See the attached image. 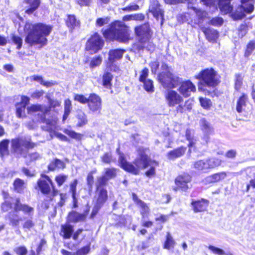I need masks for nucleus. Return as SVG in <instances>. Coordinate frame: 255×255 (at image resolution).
Here are the masks:
<instances>
[{"mask_svg": "<svg viewBox=\"0 0 255 255\" xmlns=\"http://www.w3.org/2000/svg\"><path fill=\"white\" fill-rule=\"evenodd\" d=\"M119 162L123 169L135 175L138 174L140 170L149 167V169L145 172L146 176L149 177L155 175V168L158 165V163L150 159L144 151L140 153L139 156L134 160V165L128 162L126 160L124 155L121 153L120 154Z\"/></svg>", "mask_w": 255, "mask_h": 255, "instance_id": "f257e3e1", "label": "nucleus"}, {"mask_svg": "<svg viewBox=\"0 0 255 255\" xmlns=\"http://www.w3.org/2000/svg\"><path fill=\"white\" fill-rule=\"evenodd\" d=\"M52 29V27L48 25L27 22L24 27L26 34L25 42L31 46L39 45L41 47L46 44V37L50 34Z\"/></svg>", "mask_w": 255, "mask_h": 255, "instance_id": "f03ea898", "label": "nucleus"}, {"mask_svg": "<svg viewBox=\"0 0 255 255\" xmlns=\"http://www.w3.org/2000/svg\"><path fill=\"white\" fill-rule=\"evenodd\" d=\"M103 34L105 38L109 40L127 42L130 39L128 27L122 21L113 22L108 28L103 30Z\"/></svg>", "mask_w": 255, "mask_h": 255, "instance_id": "7ed1b4c3", "label": "nucleus"}, {"mask_svg": "<svg viewBox=\"0 0 255 255\" xmlns=\"http://www.w3.org/2000/svg\"><path fill=\"white\" fill-rule=\"evenodd\" d=\"M29 139L19 137L14 138L11 141V150L16 154L19 155L26 159L27 162H30L38 159L39 154L37 152L29 153L27 155V150L34 146Z\"/></svg>", "mask_w": 255, "mask_h": 255, "instance_id": "20e7f679", "label": "nucleus"}, {"mask_svg": "<svg viewBox=\"0 0 255 255\" xmlns=\"http://www.w3.org/2000/svg\"><path fill=\"white\" fill-rule=\"evenodd\" d=\"M197 79L200 80V83L198 86L199 91L204 92L206 94H209L210 92L206 87L214 88L220 82L219 77L217 73L212 68L206 69L198 75L195 76Z\"/></svg>", "mask_w": 255, "mask_h": 255, "instance_id": "39448f33", "label": "nucleus"}, {"mask_svg": "<svg viewBox=\"0 0 255 255\" xmlns=\"http://www.w3.org/2000/svg\"><path fill=\"white\" fill-rule=\"evenodd\" d=\"M14 211L9 213V219L12 226H17L19 223L25 219L20 214V211H22L25 215L31 216L33 215L34 209L25 204H22L18 199L14 200Z\"/></svg>", "mask_w": 255, "mask_h": 255, "instance_id": "423d86ee", "label": "nucleus"}, {"mask_svg": "<svg viewBox=\"0 0 255 255\" xmlns=\"http://www.w3.org/2000/svg\"><path fill=\"white\" fill-rule=\"evenodd\" d=\"M161 69L164 71L158 75V80L165 88H174L179 82V78L172 74L169 70L168 66L163 64Z\"/></svg>", "mask_w": 255, "mask_h": 255, "instance_id": "0eeeda50", "label": "nucleus"}, {"mask_svg": "<svg viewBox=\"0 0 255 255\" xmlns=\"http://www.w3.org/2000/svg\"><path fill=\"white\" fill-rule=\"evenodd\" d=\"M104 45V41L100 36L95 33L86 43V49L91 54L95 53L100 50Z\"/></svg>", "mask_w": 255, "mask_h": 255, "instance_id": "6e6552de", "label": "nucleus"}, {"mask_svg": "<svg viewBox=\"0 0 255 255\" xmlns=\"http://www.w3.org/2000/svg\"><path fill=\"white\" fill-rule=\"evenodd\" d=\"M164 97L167 106L173 108L183 102L182 96L173 90H167L164 94Z\"/></svg>", "mask_w": 255, "mask_h": 255, "instance_id": "1a4fd4ad", "label": "nucleus"}, {"mask_svg": "<svg viewBox=\"0 0 255 255\" xmlns=\"http://www.w3.org/2000/svg\"><path fill=\"white\" fill-rule=\"evenodd\" d=\"M38 186L43 194H48L51 188L54 189L53 183L50 178L45 175H42L37 182Z\"/></svg>", "mask_w": 255, "mask_h": 255, "instance_id": "9d476101", "label": "nucleus"}, {"mask_svg": "<svg viewBox=\"0 0 255 255\" xmlns=\"http://www.w3.org/2000/svg\"><path fill=\"white\" fill-rule=\"evenodd\" d=\"M190 181L191 177L187 174H183L177 176L175 180L176 186L173 187V190L176 191L180 189L182 191H186L189 188L188 183Z\"/></svg>", "mask_w": 255, "mask_h": 255, "instance_id": "9b49d317", "label": "nucleus"}, {"mask_svg": "<svg viewBox=\"0 0 255 255\" xmlns=\"http://www.w3.org/2000/svg\"><path fill=\"white\" fill-rule=\"evenodd\" d=\"M195 86L190 81L181 82L178 88V91L182 97H189L192 92L196 91Z\"/></svg>", "mask_w": 255, "mask_h": 255, "instance_id": "f8f14e48", "label": "nucleus"}, {"mask_svg": "<svg viewBox=\"0 0 255 255\" xmlns=\"http://www.w3.org/2000/svg\"><path fill=\"white\" fill-rule=\"evenodd\" d=\"M132 200L140 209L142 220L148 217L150 209L148 204L138 198L135 193H132Z\"/></svg>", "mask_w": 255, "mask_h": 255, "instance_id": "ddd939ff", "label": "nucleus"}, {"mask_svg": "<svg viewBox=\"0 0 255 255\" xmlns=\"http://www.w3.org/2000/svg\"><path fill=\"white\" fill-rule=\"evenodd\" d=\"M88 107L93 112H100L102 108L101 98L95 94H91L88 97Z\"/></svg>", "mask_w": 255, "mask_h": 255, "instance_id": "4468645a", "label": "nucleus"}, {"mask_svg": "<svg viewBox=\"0 0 255 255\" xmlns=\"http://www.w3.org/2000/svg\"><path fill=\"white\" fill-rule=\"evenodd\" d=\"M135 32L140 42L148 40L150 33L149 27L147 24H143L135 28Z\"/></svg>", "mask_w": 255, "mask_h": 255, "instance_id": "2eb2a0df", "label": "nucleus"}, {"mask_svg": "<svg viewBox=\"0 0 255 255\" xmlns=\"http://www.w3.org/2000/svg\"><path fill=\"white\" fill-rule=\"evenodd\" d=\"M253 0H241V5L238 7L237 12H239L238 16L242 18L245 16V12L251 13L254 9L252 3Z\"/></svg>", "mask_w": 255, "mask_h": 255, "instance_id": "dca6fc26", "label": "nucleus"}, {"mask_svg": "<svg viewBox=\"0 0 255 255\" xmlns=\"http://www.w3.org/2000/svg\"><path fill=\"white\" fill-rule=\"evenodd\" d=\"M57 119L54 118V119L50 121V120H47L46 121V124L47 125V130H49L50 132L53 133L54 135L57 138L62 141H67V137L62 133L56 132L55 130L56 129Z\"/></svg>", "mask_w": 255, "mask_h": 255, "instance_id": "f3484780", "label": "nucleus"}, {"mask_svg": "<svg viewBox=\"0 0 255 255\" xmlns=\"http://www.w3.org/2000/svg\"><path fill=\"white\" fill-rule=\"evenodd\" d=\"M226 177V173L225 172H219L207 176L203 180V182L206 184L214 183L224 179Z\"/></svg>", "mask_w": 255, "mask_h": 255, "instance_id": "a211bd4d", "label": "nucleus"}, {"mask_svg": "<svg viewBox=\"0 0 255 255\" xmlns=\"http://www.w3.org/2000/svg\"><path fill=\"white\" fill-rule=\"evenodd\" d=\"M87 214V212L83 214H80L78 212L72 211L69 213L68 216L67 222L68 223H77L84 221L86 218Z\"/></svg>", "mask_w": 255, "mask_h": 255, "instance_id": "6ab92c4d", "label": "nucleus"}, {"mask_svg": "<svg viewBox=\"0 0 255 255\" xmlns=\"http://www.w3.org/2000/svg\"><path fill=\"white\" fill-rule=\"evenodd\" d=\"M125 52L124 50L115 49L111 50L109 52L108 64L109 66L116 60L121 59Z\"/></svg>", "mask_w": 255, "mask_h": 255, "instance_id": "aec40b11", "label": "nucleus"}, {"mask_svg": "<svg viewBox=\"0 0 255 255\" xmlns=\"http://www.w3.org/2000/svg\"><path fill=\"white\" fill-rule=\"evenodd\" d=\"M149 10L156 18H158L159 16L161 17L163 16L162 11L160 8L158 1L155 0H151V4L149 7Z\"/></svg>", "mask_w": 255, "mask_h": 255, "instance_id": "412c9836", "label": "nucleus"}, {"mask_svg": "<svg viewBox=\"0 0 255 255\" xmlns=\"http://www.w3.org/2000/svg\"><path fill=\"white\" fill-rule=\"evenodd\" d=\"M73 232V226L68 223L61 225L60 234L64 239H67L70 238Z\"/></svg>", "mask_w": 255, "mask_h": 255, "instance_id": "4be33fe9", "label": "nucleus"}, {"mask_svg": "<svg viewBox=\"0 0 255 255\" xmlns=\"http://www.w3.org/2000/svg\"><path fill=\"white\" fill-rule=\"evenodd\" d=\"M29 78L31 81H37L42 86L47 88L52 87L57 84V83L54 81H45L42 76L39 75H33L30 76Z\"/></svg>", "mask_w": 255, "mask_h": 255, "instance_id": "5701e85b", "label": "nucleus"}, {"mask_svg": "<svg viewBox=\"0 0 255 255\" xmlns=\"http://www.w3.org/2000/svg\"><path fill=\"white\" fill-rule=\"evenodd\" d=\"M192 205L195 212H202L206 209L208 203L207 201L202 199L201 200L193 201Z\"/></svg>", "mask_w": 255, "mask_h": 255, "instance_id": "b1692460", "label": "nucleus"}, {"mask_svg": "<svg viewBox=\"0 0 255 255\" xmlns=\"http://www.w3.org/2000/svg\"><path fill=\"white\" fill-rule=\"evenodd\" d=\"M97 199L96 204L102 206L108 198L107 191L104 188L97 189Z\"/></svg>", "mask_w": 255, "mask_h": 255, "instance_id": "393cba45", "label": "nucleus"}, {"mask_svg": "<svg viewBox=\"0 0 255 255\" xmlns=\"http://www.w3.org/2000/svg\"><path fill=\"white\" fill-rule=\"evenodd\" d=\"M186 150V147L182 146L170 151L167 153L168 158L169 159L173 160L176 158L179 157L184 154Z\"/></svg>", "mask_w": 255, "mask_h": 255, "instance_id": "a878e982", "label": "nucleus"}, {"mask_svg": "<svg viewBox=\"0 0 255 255\" xmlns=\"http://www.w3.org/2000/svg\"><path fill=\"white\" fill-rule=\"evenodd\" d=\"M231 0H219V7L221 11L226 14L233 10V7L230 5Z\"/></svg>", "mask_w": 255, "mask_h": 255, "instance_id": "bb28decb", "label": "nucleus"}, {"mask_svg": "<svg viewBox=\"0 0 255 255\" xmlns=\"http://www.w3.org/2000/svg\"><path fill=\"white\" fill-rule=\"evenodd\" d=\"M207 39L210 42H214L218 37V33L214 29L204 28L203 30Z\"/></svg>", "mask_w": 255, "mask_h": 255, "instance_id": "cd10ccee", "label": "nucleus"}, {"mask_svg": "<svg viewBox=\"0 0 255 255\" xmlns=\"http://www.w3.org/2000/svg\"><path fill=\"white\" fill-rule=\"evenodd\" d=\"M194 132L193 130L187 129L185 132V137L186 139L189 141L188 146L189 148V152H191V148L194 147L196 139L194 137Z\"/></svg>", "mask_w": 255, "mask_h": 255, "instance_id": "c85d7f7f", "label": "nucleus"}, {"mask_svg": "<svg viewBox=\"0 0 255 255\" xmlns=\"http://www.w3.org/2000/svg\"><path fill=\"white\" fill-rule=\"evenodd\" d=\"M28 114H32L37 112H41L45 113L48 111V109L45 106L41 105H33L27 108Z\"/></svg>", "mask_w": 255, "mask_h": 255, "instance_id": "c756f323", "label": "nucleus"}, {"mask_svg": "<svg viewBox=\"0 0 255 255\" xmlns=\"http://www.w3.org/2000/svg\"><path fill=\"white\" fill-rule=\"evenodd\" d=\"M207 167V169H213L220 166L221 164L222 161L221 159L212 157L205 159Z\"/></svg>", "mask_w": 255, "mask_h": 255, "instance_id": "7c9ffc66", "label": "nucleus"}, {"mask_svg": "<svg viewBox=\"0 0 255 255\" xmlns=\"http://www.w3.org/2000/svg\"><path fill=\"white\" fill-rule=\"evenodd\" d=\"M25 1L30 6V8L25 11V12L27 14L33 13L38 8L40 4L39 0H25Z\"/></svg>", "mask_w": 255, "mask_h": 255, "instance_id": "2f4dec72", "label": "nucleus"}, {"mask_svg": "<svg viewBox=\"0 0 255 255\" xmlns=\"http://www.w3.org/2000/svg\"><path fill=\"white\" fill-rule=\"evenodd\" d=\"M76 118L77 120V126L78 127H82L87 124L88 122L87 116L82 111H80L78 112Z\"/></svg>", "mask_w": 255, "mask_h": 255, "instance_id": "473e14b6", "label": "nucleus"}, {"mask_svg": "<svg viewBox=\"0 0 255 255\" xmlns=\"http://www.w3.org/2000/svg\"><path fill=\"white\" fill-rule=\"evenodd\" d=\"M9 142V141L7 139H4L0 142V156L1 157L8 154V147Z\"/></svg>", "mask_w": 255, "mask_h": 255, "instance_id": "72a5a7b5", "label": "nucleus"}, {"mask_svg": "<svg viewBox=\"0 0 255 255\" xmlns=\"http://www.w3.org/2000/svg\"><path fill=\"white\" fill-rule=\"evenodd\" d=\"M247 101V97L245 95H243L239 98L236 106V110L238 113H241L245 110Z\"/></svg>", "mask_w": 255, "mask_h": 255, "instance_id": "f704fd0d", "label": "nucleus"}, {"mask_svg": "<svg viewBox=\"0 0 255 255\" xmlns=\"http://www.w3.org/2000/svg\"><path fill=\"white\" fill-rule=\"evenodd\" d=\"M66 24L70 29H73L79 25V22L76 19L74 15H68L66 20Z\"/></svg>", "mask_w": 255, "mask_h": 255, "instance_id": "c9c22d12", "label": "nucleus"}, {"mask_svg": "<svg viewBox=\"0 0 255 255\" xmlns=\"http://www.w3.org/2000/svg\"><path fill=\"white\" fill-rule=\"evenodd\" d=\"M71 110V102L69 99H67L64 102V114L63 117V121L68 118Z\"/></svg>", "mask_w": 255, "mask_h": 255, "instance_id": "e433bc0d", "label": "nucleus"}, {"mask_svg": "<svg viewBox=\"0 0 255 255\" xmlns=\"http://www.w3.org/2000/svg\"><path fill=\"white\" fill-rule=\"evenodd\" d=\"M175 242L171 235L168 233L166 236V240L164 245V248L170 250L174 248Z\"/></svg>", "mask_w": 255, "mask_h": 255, "instance_id": "4c0bfd02", "label": "nucleus"}, {"mask_svg": "<svg viewBox=\"0 0 255 255\" xmlns=\"http://www.w3.org/2000/svg\"><path fill=\"white\" fill-rule=\"evenodd\" d=\"M200 105L202 108L206 110H209L212 106V103L210 99L206 98L201 97L199 98Z\"/></svg>", "mask_w": 255, "mask_h": 255, "instance_id": "58836bf2", "label": "nucleus"}, {"mask_svg": "<svg viewBox=\"0 0 255 255\" xmlns=\"http://www.w3.org/2000/svg\"><path fill=\"white\" fill-rule=\"evenodd\" d=\"M194 167L198 170H207V167L205 159L196 161L194 163Z\"/></svg>", "mask_w": 255, "mask_h": 255, "instance_id": "ea45409f", "label": "nucleus"}, {"mask_svg": "<svg viewBox=\"0 0 255 255\" xmlns=\"http://www.w3.org/2000/svg\"><path fill=\"white\" fill-rule=\"evenodd\" d=\"M113 76L111 73H105L103 77V85L107 88H110L111 85V82Z\"/></svg>", "mask_w": 255, "mask_h": 255, "instance_id": "a19ab883", "label": "nucleus"}, {"mask_svg": "<svg viewBox=\"0 0 255 255\" xmlns=\"http://www.w3.org/2000/svg\"><path fill=\"white\" fill-rule=\"evenodd\" d=\"M109 179L105 176L98 177L96 182L97 189L104 188L102 186L106 185Z\"/></svg>", "mask_w": 255, "mask_h": 255, "instance_id": "79ce46f5", "label": "nucleus"}, {"mask_svg": "<svg viewBox=\"0 0 255 255\" xmlns=\"http://www.w3.org/2000/svg\"><path fill=\"white\" fill-rule=\"evenodd\" d=\"M117 170L115 168H105V176L109 180L116 176Z\"/></svg>", "mask_w": 255, "mask_h": 255, "instance_id": "37998d69", "label": "nucleus"}, {"mask_svg": "<svg viewBox=\"0 0 255 255\" xmlns=\"http://www.w3.org/2000/svg\"><path fill=\"white\" fill-rule=\"evenodd\" d=\"M202 129L205 133H209L212 131L210 124L204 119L201 121Z\"/></svg>", "mask_w": 255, "mask_h": 255, "instance_id": "c03bdc74", "label": "nucleus"}, {"mask_svg": "<svg viewBox=\"0 0 255 255\" xmlns=\"http://www.w3.org/2000/svg\"><path fill=\"white\" fill-rule=\"evenodd\" d=\"M24 185L23 181L19 179H16L14 182V188L18 192H20L22 191L24 187Z\"/></svg>", "mask_w": 255, "mask_h": 255, "instance_id": "a18cd8bd", "label": "nucleus"}, {"mask_svg": "<svg viewBox=\"0 0 255 255\" xmlns=\"http://www.w3.org/2000/svg\"><path fill=\"white\" fill-rule=\"evenodd\" d=\"M96 172V170H93L91 171L90 173H88L87 177V184L90 189L92 188V186L94 183V177L93 174L95 173Z\"/></svg>", "mask_w": 255, "mask_h": 255, "instance_id": "49530a36", "label": "nucleus"}, {"mask_svg": "<svg viewBox=\"0 0 255 255\" xmlns=\"http://www.w3.org/2000/svg\"><path fill=\"white\" fill-rule=\"evenodd\" d=\"M25 106L17 104L16 105V115L18 118H21L25 115Z\"/></svg>", "mask_w": 255, "mask_h": 255, "instance_id": "de8ad7c7", "label": "nucleus"}, {"mask_svg": "<svg viewBox=\"0 0 255 255\" xmlns=\"http://www.w3.org/2000/svg\"><path fill=\"white\" fill-rule=\"evenodd\" d=\"M144 83V88L148 92H153L154 87L152 81L150 80H147L143 82Z\"/></svg>", "mask_w": 255, "mask_h": 255, "instance_id": "09e8293b", "label": "nucleus"}, {"mask_svg": "<svg viewBox=\"0 0 255 255\" xmlns=\"http://www.w3.org/2000/svg\"><path fill=\"white\" fill-rule=\"evenodd\" d=\"M255 49V42L251 41L249 43V44L247 45V49L245 52V56H249L252 52Z\"/></svg>", "mask_w": 255, "mask_h": 255, "instance_id": "8fccbe9b", "label": "nucleus"}, {"mask_svg": "<svg viewBox=\"0 0 255 255\" xmlns=\"http://www.w3.org/2000/svg\"><path fill=\"white\" fill-rule=\"evenodd\" d=\"M109 22V19L108 17H101L98 18L96 21V25L98 27H101Z\"/></svg>", "mask_w": 255, "mask_h": 255, "instance_id": "3c124183", "label": "nucleus"}, {"mask_svg": "<svg viewBox=\"0 0 255 255\" xmlns=\"http://www.w3.org/2000/svg\"><path fill=\"white\" fill-rule=\"evenodd\" d=\"M13 251L17 255H26L27 253V249L24 246L16 247Z\"/></svg>", "mask_w": 255, "mask_h": 255, "instance_id": "603ef678", "label": "nucleus"}, {"mask_svg": "<svg viewBox=\"0 0 255 255\" xmlns=\"http://www.w3.org/2000/svg\"><path fill=\"white\" fill-rule=\"evenodd\" d=\"M208 248L213 254L218 255H224L225 254V252L223 250L214 246H209Z\"/></svg>", "mask_w": 255, "mask_h": 255, "instance_id": "864d4df0", "label": "nucleus"}, {"mask_svg": "<svg viewBox=\"0 0 255 255\" xmlns=\"http://www.w3.org/2000/svg\"><path fill=\"white\" fill-rule=\"evenodd\" d=\"M74 100L82 104L88 103V98H87L83 95H75L74 96Z\"/></svg>", "mask_w": 255, "mask_h": 255, "instance_id": "5fc2aeb1", "label": "nucleus"}, {"mask_svg": "<svg viewBox=\"0 0 255 255\" xmlns=\"http://www.w3.org/2000/svg\"><path fill=\"white\" fill-rule=\"evenodd\" d=\"M139 9V6L134 3H131L128 5L127 6H126L124 8H122V9L124 11H126L128 12L131 11H135Z\"/></svg>", "mask_w": 255, "mask_h": 255, "instance_id": "6e6d98bb", "label": "nucleus"}, {"mask_svg": "<svg viewBox=\"0 0 255 255\" xmlns=\"http://www.w3.org/2000/svg\"><path fill=\"white\" fill-rule=\"evenodd\" d=\"M67 178V176L63 174H60L55 177V181L59 186H61L64 183Z\"/></svg>", "mask_w": 255, "mask_h": 255, "instance_id": "4d7b16f0", "label": "nucleus"}, {"mask_svg": "<svg viewBox=\"0 0 255 255\" xmlns=\"http://www.w3.org/2000/svg\"><path fill=\"white\" fill-rule=\"evenodd\" d=\"M223 20L221 17H216L213 18L210 21V24L214 26H220L223 24Z\"/></svg>", "mask_w": 255, "mask_h": 255, "instance_id": "13d9d810", "label": "nucleus"}, {"mask_svg": "<svg viewBox=\"0 0 255 255\" xmlns=\"http://www.w3.org/2000/svg\"><path fill=\"white\" fill-rule=\"evenodd\" d=\"M102 62V58L101 57H97L93 58L90 63V67L94 68L100 65Z\"/></svg>", "mask_w": 255, "mask_h": 255, "instance_id": "bf43d9fd", "label": "nucleus"}, {"mask_svg": "<svg viewBox=\"0 0 255 255\" xmlns=\"http://www.w3.org/2000/svg\"><path fill=\"white\" fill-rule=\"evenodd\" d=\"M148 74V70L147 68L143 69L141 72L140 75L139 76V80L140 82H143L146 80V78H147Z\"/></svg>", "mask_w": 255, "mask_h": 255, "instance_id": "052dcab7", "label": "nucleus"}, {"mask_svg": "<svg viewBox=\"0 0 255 255\" xmlns=\"http://www.w3.org/2000/svg\"><path fill=\"white\" fill-rule=\"evenodd\" d=\"M12 39L13 42L17 45V48L19 49L21 47L22 43V39L19 36L13 35L12 37Z\"/></svg>", "mask_w": 255, "mask_h": 255, "instance_id": "680f3d73", "label": "nucleus"}, {"mask_svg": "<svg viewBox=\"0 0 255 255\" xmlns=\"http://www.w3.org/2000/svg\"><path fill=\"white\" fill-rule=\"evenodd\" d=\"M90 250L89 246H85L76 252V255H85L89 252Z\"/></svg>", "mask_w": 255, "mask_h": 255, "instance_id": "e2e57ef3", "label": "nucleus"}, {"mask_svg": "<svg viewBox=\"0 0 255 255\" xmlns=\"http://www.w3.org/2000/svg\"><path fill=\"white\" fill-rule=\"evenodd\" d=\"M77 184L78 181L77 180L75 179L70 184V191L72 194V198H74V197L76 196V186Z\"/></svg>", "mask_w": 255, "mask_h": 255, "instance_id": "0e129e2a", "label": "nucleus"}, {"mask_svg": "<svg viewBox=\"0 0 255 255\" xmlns=\"http://www.w3.org/2000/svg\"><path fill=\"white\" fill-rule=\"evenodd\" d=\"M44 93L43 90H37L31 94V97L33 99H38L43 95Z\"/></svg>", "mask_w": 255, "mask_h": 255, "instance_id": "69168bd1", "label": "nucleus"}, {"mask_svg": "<svg viewBox=\"0 0 255 255\" xmlns=\"http://www.w3.org/2000/svg\"><path fill=\"white\" fill-rule=\"evenodd\" d=\"M64 132L72 138H79L80 137V134L76 133L73 131L69 130L68 129H65Z\"/></svg>", "mask_w": 255, "mask_h": 255, "instance_id": "338daca9", "label": "nucleus"}, {"mask_svg": "<svg viewBox=\"0 0 255 255\" xmlns=\"http://www.w3.org/2000/svg\"><path fill=\"white\" fill-rule=\"evenodd\" d=\"M102 161L106 163H110L112 161V156L110 153H105L102 157Z\"/></svg>", "mask_w": 255, "mask_h": 255, "instance_id": "774afa93", "label": "nucleus"}]
</instances>
